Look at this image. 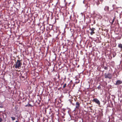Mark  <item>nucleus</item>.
<instances>
[{
  "instance_id": "obj_1",
  "label": "nucleus",
  "mask_w": 122,
  "mask_h": 122,
  "mask_svg": "<svg viewBox=\"0 0 122 122\" xmlns=\"http://www.w3.org/2000/svg\"><path fill=\"white\" fill-rule=\"evenodd\" d=\"M22 65L21 62L19 60H17L16 62H15L14 65V66L16 68L19 69L21 67Z\"/></svg>"
},
{
  "instance_id": "obj_2",
  "label": "nucleus",
  "mask_w": 122,
  "mask_h": 122,
  "mask_svg": "<svg viewBox=\"0 0 122 122\" xmlns=\"http://www.w3.org/2000/svg\"><path fill=\"white\" fill-rule=\"evenodd\" d=\"M104 76L105 78H108L109 79H111L112 78V74L111 73H109L107 74L105 73V74Z\"/></svg>"
},
{
  "instance_id": "obj_3",
  "label": "nucleus",
  "mask_w": 122,
  "mask_h": 122,
  "mask_svg": "<svg viewBox=\"0 0 122 122\" xmlns=\"http://www.w3.org/2000/svg\"><path fill=\"white\" fill-rule=\"evenodd\" d=\"M93 102H95L98 105H100V101L97 98H96L92 100Z\"/></svg>"
},
{
  "instance_id": "obj_4",
  "label": "nucleus",
  "mask_w": 122,
  "mask_h": 122,
  "mask_svg": "<svg viewBox=\"0 0 122 122\" xmlns=\"http://www.w3.org/2000/svg\"><path fill=\"white\" fill-rule=\"evenodd\" d=\"M90 30H91V32L90 33V34L91 35H92L94 34L95 33L94 31L96 30L95 28H90Z\"/></svg>"
},
{
  "instance_id": "obj_5",
  "label": "nucleus",
  "mask_w": 122,
  "mask_h": 122,
  "mask_svg": "<svg viewBox=\"0 0 122 122\" xmlns=\"http://www.w3.org/2000/svg\"><path fill=\"white\" fill-rule=\"evenodd\" d=\"M76 108L77 109H79L80 106V104L78 102H76Z\"/></svg>"
},
{
  "instance_id": "obj_6",
  "label": "nucleus",
  "mask_w": 122,
  "mask_h": 122,
  "mask_svg": "<svg viewBox=\"0 0 122 122\" xmlns=\"http://www.w3.org/2000/svg\"><path fill=\"white\" fill-rule=\"evenodd\" d=\"M122 81L119 80H118L117 81L116 83L115 84V85H118L120 84H122Z\"/></svg>"
},
{
  "instance_id": "obj_7",
  "label": "nucleus",
  "mask_w": 122,
  "mask_h": 122,
  "mask_svg": "<svg viewBox=\"0 0 122 122\" xmlns=\"http://www.w3.org/2000/svg\"><path fill=\"white\" fill-rule=\"evenodd\" d=\"M21 76L22 78L24 79L26 78H27V74L26 73H25L24 74V76L21 75Z\"/></svg>"
},
{
  "instance_id": "obj_8",
  "label": "nucleus",
  "mask_w": 122,
  "mask_h": 122,
  "mask_svg": "<svg viewBox=\"0 0 122 122\" xmlns=\"http://www.w3.org/2000/svg\"><path fill=\"white\" fill-rule=\"evenodd\" d=\"M96 16L98 18L100 19H101L102 18V16L99 14H97Z\"/></svg>"
},
{
  "instance_id": "obj_9",
  "label": "nucleus",
  "mask_w": 122,
  "mask_h": 122,
  "mask_svg": "<svg viewBox=\"0 0 122 122\" xmlns=\"http://www.w3.org/2000/svg\"><path fill=\"white\" fill-rule=\"evenodd\" d=\"M109 7L106 6L105 7L104 10L105 11H108L109 10Z\"/></svg>"
},
{
  "instance_id": "obj_10",
  "label": "nucleus",
  "mask_w": 122,
  "mask_h": 122,
  "mask_svg": "<svg viewBox=\"0 0 122 122\" xmlns=\"http://www.w3.org/2000/svg\"><path fill=\"white\" fill-rule=\"evenodd\" d=\"M33 106L31 105L30 104H29V103L27 105H26L25 106V107H32Z\"/></svg>"
},
{
  "instance_id": "obj_11",
  "label": "nucleus",
  "mask_w": 122,
  "mask_h": 122,
  "mask_svg": "<svg viewBox=\"0 0 122 122\" xmlns=\"http://www.w3.org/2000/svg\"><path fill=\"white\" fill-rule=\"evenodd\" d=\"M116 53L115 52H113L112 53L113 57H114L116 56Z\"/></svg>"
},
{
  "instance_id": "obj_12",
  "label": "nucleus",
  "mask_w": 122,
  "mask_h": 122,
  "mask_svg": "<svg viewBox=\"0 0 122 122\" xmlns=\"http://www.w3.org/2000/svg\"><path fill=\"white\" fill-rule=\"evenodd\" d=\"M118 46L119 48H120L121 49H122V44H120L118 45Z\"/></svg>"
},
{
  "instance_id": "obj_13",
  "label": "nucleus",
  "mask_w": 122,
  "mask_h": 122,
  "mask_svg": "<svg viewBox=\"0 0 122 122\" xmlns=\"http://www.w3.org/2000/svg\"><path fill=\"white\" fill-rule=\"evenodd\" d=\"M99 0H99L97 3V5H99L100 4V3H99ZM100 1L101 2V3H102V0L101 1V0H100Z\"/></svg>"
},
{
  "instance_id": "obj_14",
  "label": "nucleus",
  "mask_w": 122,
  "mask_h": 122,
  "mask_svg": "<svg viewBox=\"0 0 122 122\" xmlns=\"http://www.w3.org/2000/svg\"><path fill=\"white\" fill-rule=\"evenodd\" d=\"M11 118H12V120L13 121L15 119V117H11Z\"/></svg>"
},
{
  "instance_id": "obj_15",
  "label": "nucleus",
  "mask_w": 122,
  "mask_h": 122,
  "mask_svg": "<svg viewBox=\"0 0 122 122\" xmlns=\"http://www.w3.org/2000/svg\"><path fill=\"white\" fill-rule=\"evenodd\" d=\"M97 89H101V86L100 85L99 86L97 87Z\"/></svg>"
},
{
  "instance_id": "obj_16",
  "label": "nucleus",
  "mask_w": 122,
  "mask_h": 122,
  "mask_svg": "<svg viewBox=\"0 0 122 122\" xmlns=\"http://www.w3.org/2000/svg\"><path fill=\"white\" fill-rule=\"evenodd\" d=\"M66 83H65V84H64L63 86V88H65L66 87Z\"/></svg>"
},
{
  "instance_id": "obj_17",
  "label": "nucleus",
  "mask_w": 122,
  "mask_h": 122,
  "mask_svg": "<svg viewBox=\"0 0 122 122\" xmlns=\"http://www.w3.org/2000/svg\"><path fill=\"white\" fill-rule=\"evenodd\" d=\"M104 69L105 70H107L108 69V68L107 67H104Z\"/></svg>"
},
{
  "instance_id": "obj_18",
  "label": "nucleus",
  "mask_w": 122,
  "mask_h": 122,
  "mask_svg": "<svg viewBox=\"0 0 122 122\" xmlns=\"http://www.w3.org/2000/svg\"><path fill=\"white\" fill-rule=\"evenodd\" d=\"M70 20H73L71 18H72V15H71L70 16Z\"/></svg>"
},
{
  "instance_id": "obj_19",
  "label": "nucleus",
  "mask_w": 122,
  "mask_h": 122,
  "mask_svg": "<svg viewBox=\"0 0 122 122\" xmlns=\"http://www.w3.org/2000/svg\"><path fill=\"white\" fill-rule=\"evenodd\" d=\"M3 121L2 119L0 117V122H1Z\"/></svg>"
},
{
  "instance_id": "obj_20",
  "label": "nucleus",
  "mask_w": 122,
  "mask_h": 122,
  "mask_svg": "<svg viewBox=\"0 0 122 122\" xmlns=\"http://www.w3.org/2000/svg\"><path fill=\"white\" fill-rule=\"evenodd\" d=\"M114 20H115V18H114L113 19L112 21V23H113V22H114Z\"/></svg>"
},
{
  "instance_id": "obj_21",
  "label": "nucleus",
  "mask_w": 122,
  "mask_h": 122,
  "mask_svg": "<svg viewBox=\"0 0 122 122\" xmlns=\"http://www.w3.org/2000/svg\"><path fill=\"white\" fill-rule=\"evenodd\" d=\"M93 24H95V20H94V21Z\"/></svg>"
},
{
  "instance_id": "obj_22",
  "label": "nucleus",
  "mask_w": 122,
  "mask_h": 122,
  "mask_svg": "<svg viewBox=\"0 0 122 122\" xmlns=\"http://www.w3.org/2000/svg\"><path fill=\"white\" fill-rule=\"evenodd\" d=\"M88 1H90V0H87Z\"/></svg>"
},
{
  "instance_id": "obj_23",
  "label": "nucleus",
  "mask_w": 122,
  "mask_h": 122,
  "mask_svg": "<svg viewBox=\"0 0 122 122\" xmlns=\"http://www.w3.org/2000/svg\"><path fill=\"white\" fill-rule=\"evenodd\" d=\"M15 122H18L17 121H16Z\"/></svg>"
},
{
  "instance_id": "obj_24",
  "label": "nucleus",
  "mask_w": 122,
  "mask_h": 122,
  "mask_svg": "<svg viewBox=\"0 0 122 122\" xmlns=\"http://www.w3.org/2000/svg\"><path fill=\"white\" fill-rule=\"evenodd\" d=\"M72 104V105H74V104Z\"/></svg>"
},
{
  "instance_id": "obj_25",
  "label": "nucleus",
  "mask_w": 122,
  "mask_h": 122,
  "mask_svg": "<svg viewBox=\"0 0 122 122\" xmlns=\"http://www.w3.org/2000/svg\"><path fill=\"white\" fill-rule=\"evenodd\" d=\"M79 82H78V83H79Z\"/></svg>"
}]
</instances>
